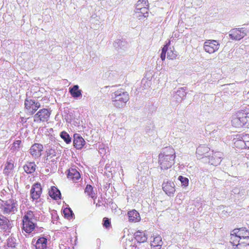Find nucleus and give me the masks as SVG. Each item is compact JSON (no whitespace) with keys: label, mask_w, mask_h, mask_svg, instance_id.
<instances>
[{"label":"nucleus","mask_w":249,"mask_h":249,"mask_svg":"<svg viewBox=\"0 0 249 249\" xmlns=\"http://www.w3.org/2000/svg\"><path fill=\"white\" fill-rule=\"evenodd\" d=\"M48 238L44 235L34 237L32 241L33 249H46Z\"/></svg>","instance_id":"nucleus-6"},{"label":"nucleus","mask_w":249,"mask_h":249,"mask_svg":"<svg viewBox=\"0 0 249 249\" xmlns=\"http://www.w3.org/2000/svg\"><path fill=\"white\" fill-rule=\"evenodd\" d=\"M25 108L28 113L33 115L40 107V104L35 100L26 98L24 101Z\"/></svg>","instance_id":"nucleus-7"},{"label":"nucleus","mask_w":249,"mask_h":249,"mask_svg":"<svg viewBox=\"0 0 249 249\" xmlns=\"http://www.w3.org/2000/svg\"><path fill=\"white\" fill-rule=\"evenodd\" d=\"M177 52H174L172 50H168L167 52V58L169 59H176L177 56Z\"/></svg>","instance_id":"nucleus-43"},{"label":"nucleus","mask_w":249,"mask_h":249,"mask_svg":"<svg viewBox=\"0 0 249 249\" xmlns=\"http://www.w3.org/2000/svg\"><path fill=\"white\" fill-rule=\"evenodd\" d=\"M231 84H229V85H228V86H231Z\"/></svg>","instance_id":"nucleus-51"},{"label":"nucleus","mask_w":249,"mask_h":249,"mask_svg":"<svg viewBox=\"0 0 249 249\" xmlns=\"http://www.w3.org/2000/svg\"><path fill=\"white\" fill-rule=\"evenodd\" d=\"M223 154L220 152L212 151V155L209 154L208 155V159L209 160V163L211 165L214 166H217L220 164L222 161V158Z\"/></svg>","instance_id":"nucleus-13"},{"label":"nucleus","mask_w":249,"mask_h":249,"mask_svg":"<svg viewBox=\"0 0 249 249\" xmlns=\"http://www.w3.org/2000/svg\"><path fill=\"white\" fill-rule=\"evenodd\" d=\"M111 99L113 105L117 108H122L125 106L126 102L129 100V95L127 92L123 89L117 90L112 93Z\"/></svg>","instance_id":"nucleus-3"},{"label":"nucleus","mask_w":249,"mask_h":249,"mask_svg":"<svg viewBox=\"0 0 249 249\" xmlns=\"http://www.w3.org/2000/svg\"><path fill=\"white\" fill-rule=\"evenodd\" d=\"M7 246L11 249H17L19 245V240L12 234L7 239Z\"/></svg>","instance_id":"nucleus-23"},{"label":"nucleus","mask_w":249,"mask_h":249,"mask_svg":"<svg viewBox=\"0 0 249 249\" xmlns=\"http://www.w3.org/2000/svg\"><path fill=\"white\" fill-rule=\"evenodd\" d=\"M174 160L172 157L167 158L162 155V154H159V163L160 168L162 170H166L170 168L174 164Z\"/></svg>","instance_id":"nucleus-8"},{"label":"nucleus","mask_w":249,"mask_h":249,"mask_svg":"<svg viewBox=\"0 0 249 249\" xmlns=\"http://www.w3.org/2000/svg\"><path fill=\"white\" fill-rule=\"evenodd\" d=\"M63 214L64 217L69 220L72 219L74 216L72 211L70 208H65L63 210Z\"/></svg>","instance_id":"nucleus-37"},{"label":"nucleus","mask_w":249,"mask_h":249,"mask_svg":"<svg viewBox=\"0 0 249 249\" xmlns=\"http://www.w3.org/2000/svg\"><path fill=\"white\" fill-rule=\"evenodd\" d=\"M178 180L180 182L181 186L182 188H185L188 187L189 180L187 178L182 176H179L178 177Z\"/></svg>","instance_id":"nucleus-39"},{"label":"nucleus","mask_w":249,"mask_h":249,"mask_svg":"<svg viewBox=\"0 0 249 249\" xmlns=\"http://www.w3.org/2000/svg\"><path fill=\"white\" fill-rule=\"evenodd\" d=\"M60 137L67 143L70 144L71 142V138L70 135L66 131H62L60 134Z\"/></svg>","instance_id":"nucleus-38"},{"label":"nucleus","mask_w":249,"mask_h":249,"mask_svg":"<svg viewBox=\"0 0 249 249\" xmlns=\"http://www.w3.org/2000/svg\"><path fill=\"white\" fill-rule=\"evenodd\" d=\"M43 146L40 143H35L30 149V153L35 158L41 156V152L42 151Z\"/></svg>","instance_id":"nucleus-17"},{"label":"nucleus","mask_w":249,"mask_h":249,"mask_svg":"<svg viewBox=\"0 0 249 249\" xmlns=\"http://www.w3.org/2000/svg\"><path fill=\"white\" fill-rule=\"evenodd\" d=\"M49 195L53 199L57 200L61 199V194L59 190L55 186H52L49 191Z\"/></svg>","instance_id":"nucleus-24"},{"label":"nucleus","mask_w":249,"mask_h":249,"mask_svg":"<svg viewBox=\"0 0 249 249\" xmlns=\"http://www.w3.org/2000/svg\"><path fill=\"white\" fill-rule=\"evenodd\" d=\"M160 154H162L165 157L169 158V156L172 157L173 159L175 158V150L170 146L166 147L162 149V151Z\"/></svg>","instance_id":"nucleus-25"},{"label":"nucleus","mask_w":249,"mask_h":249,"mask_svg":"<svg viewBox=\"0 0 249 249\" xmlns=\"http://www.w3.org/2000/svg\"><path fill=\"white\" fill-rule=\"evenodd\" d=\"M113 45L114 47L118 50H124L127 47L128 43L124 39H117L114 41Z\"/></svg>","instance_id":"nucleus-28"},{"label":"nucleus","mask_w":249,"mask_h":249,"mask_svg":"<svg viewBox=\"0 0 249 249\" xmlns=\"http://www.w3.org/2000/svg\"><path fill=\"white\" fill-rule=\"evenodd\" d=\"M48 157L53 158L56 156V151L54 148L51 147L46 151Z\"/></svg>","instance_id":"nucleus-44"},{"label":"nucleus","mask_w":249,"mask_h":249,"mask_svg":"<svg viewBox=\"0 0 249 249\" xmlns=\"http://www.w3.org/2000/svg\"><path fill=\"white\" fill-rule=\"evenodd\" d=\"M180 129L181 131H184V130H185V129H181V128H180Z\"/></svg>","instance_id":"nucleus-50"},{"label":"nucleus","mask_w":249,"mask_h":249,"mask_svg":"<svg viewBox=\"0 0 249 249\" xmlns=\"http://www.w3.org/2000/svg\"><path fill=\"white\" fill-rule=\"evenodd\" d=\"M162 188L163 191L169 196L173 195L176 191L174 183L168 180L164 181Z\"/></svg>","instance_id":"nucleus-14"},{"label":"nucleus","mask_w":249,"mask_h":249,"mask_svg":"<svg viewBox=\"0 0 249 249\" xmlns=\"http://www.w3.org/2000/svg\"><path fill=\"white\" fill-rule=\"evenodd\" d=\"M249 33L248 30L245 27H239L231 29L229 32L230 39L233 41H239Z\"/></svg>","instance_id":"nucleus-5"},{"label":"nucleus","mask_w":249,"mask_h":249,"mask_svg":"<svg viewBox=\"0 0 249 249\" xmlns=\"http://www.w3.org/2000/svg\"><path fill=\"white\" fill-rule=\"evenodd\" d=\"M210 151V148L204 145H200L198 146L196 150V153L197 155L202 156V159H207L208 155H209L208 153Z\"/></svg>","instance_id":"nucleus-22"},{"label":"nucleus","mask_w":249,"mask_h":249,"mask_svg":"<svg viewBox=\"0 0 249 249\" xmlns=\"http://www.w3.org/2000/svg\"><path fill=\"white\" fill-rule=\"evenodd\" d=\"M85 192L92 198H96L95 194L93 191V187L91 185L88 184L85 189Z\"/></svg>","instance_id":"nucleus-40"},{"label":"nucleus","mask_w":249,"mask_h":249,"mask_svg":"<svg viewBox=\"0 0 249 249\" xmlns=\"http://www.w3.org/2000/svg\"><path fill=\"white\" fill-rule=\"evenodd\" d=\"M162 245V241L160 236H157L154 238L151 246L155 247V249H160Z\"/></svg>","instance_id":"nucleus-36"},{"label":"nucleus","mask_w":249,"mask_h":249,"mask_svg":"<svg viewBox=\"0 0 249 249\" xmlns=\"http://www.w3.org/2000/svg\"><path fill=\"white\" fill-rule=\"evenodd\" d=\"M127 214L129 221L137 222L141 220L139 213L135 210L129 211Z\"/></svg>","instance_id":"nucleus-26"},{"label":"nucleus","mask_w":249,"mask_h":249,"mask_svg":"<svg viewBox=\"0 0 249 249\" xmlns=\"http://www.w3.org/2000/svg\"><path fill=\"white\" fill-rule=\"evenodd\" d=\"M186 87L179 88L177 91H175L173 98L176 100L177 102H181L185 97L186 92Z\"/></svg>","instance_id":"nucleus-18"},{"label":"nucleus","mask_w":249,"mask_h":249,"mask_svg":"<svg viewBox=\"0 0 249 249\" xmlns=\"http://www.w3.org/2000/svg\"><path fill=\"white\" fill-rule=\"evenodd\" d=\"M21 143V141L20 140L15 141L13 143L11 150H12L13 151H18L20 147Z\"/></svg>","instance_id":"nucleus-41"},{"label":"nucleus","mask_w":249,"mask_h":249,"mask_svg":"<svg viewBox=\"0 0 249 249\" xmlns=\"http://www.w3.org/2000/svg\"><path fill=\"white\" fill-rule=\"evenodd\" d=\"M231 124L235 127H241L249 124V105L241 107L232 117Z\"/></svg>","instance_id":"nucleus-1"},{"label":"nucleus","mask_w":249,"mask_h":249,"mask_svg":"<svg viewBox=\"0 0 249 249\" xmlns=\"http://www.w3.org/2000/svg\"><path fill=\"white\" fill-rule=\"evenodd\" d=\"M0 210L2 214L10 215L15 214L18 211V201L12 197L4 200L0 198Z\"/></svg>","instance_id":"nucleus-2"},{"label":"nucleus","mask_w":249,"mask_h":249,"mask_svg":"<svg viewBox=\"0 0 249 249\" xmlns=\"http://www.w3.org/2000/svg\"><path fill=\"white\" fill-rule=\"evenodd\" d=\"M69 92L71 96L75 99L81 97L82 96V90L79 89L78 85H75L69 88Z\"/></svg>","instance_id":"nucleus-21"},{"label":"nucleus","mask_w":249,"mask_h":249,"mask_svg":"<svg viewBox=\"0 0 249 249\" xmlns=\"http://www.w3.org/2000/svg\"><path fill=\"white\" fill-rule=\"evenodd\" d=\"M43 231V228L42 227H39L36 224V226H35V229L33 231H34L35 233H38V232H42Z\"/></svg>","instance_id":"nucleus-45"},{"label":"nucleus","mask_w":249,"mask_h":249,"mask_svg":"<svg viewBox=\"0 0 249 249\" xmlns=\"http://www.w3.org/2000/svg\"><path fill=\"white\" fill-rule=\"evenodd\" d=\"M148 9L144 8L142 10L135 11L134 16L139 20H144L148 16Z\"/></svg>","instance_id":"nucleus-27"},{"label":"nucleus","mask_w":249,"mask_h":249,"mask_svg":"<svg viewBox=\"0 0 249 249\" xmlns=\"http://www.w3.org/2000/svg\"><path fill=\"white\" fill-rule=\"evenodd\" d=\"M12 227V221L4 214L0 213V230L6 232H10Z\"/></svg>","instance_id":"nucleus-12"},{"label":"nucleus","mask_w":249,"mask_h":249,"mask_svg":"<svg viewBox=\"0 0 249 249\" xmlns=\"http://www.w3.org/2000/svg\"><path fill=\"white\" fill-rule=\"evenodd\" d=\"M234 146L239 149H249V135L239 134L233 139Z\"/></svg>","instance_id":"nucleus-4"},{"label":"nucleus","mask_w":249,"mask_h":249,"mask_svg":"<svg viewBox=\"0 0 249 249\" xmlns=\"http://www.w3.org/2000/svg\"><path fill=\"white\" fill-rule=\"evenodd\" d=\"M85 143L84 139L79 134L75 133L73 135V144L76 149H81Z\"/></svg>","instance_id":"nucleus-15"},{"label":"nucleus","mask_w":249,"mask_h":249,"mask_svg":"<svg viewBox=\"0 0 249 249\" xmlns=\"http://www.w3.org/2000/svg\"><path fill=\"white\" fill-rule=\"evenodd\" d=\"M168 45L166 44V45H164V47L162 48L161 52L166 53L167 52H168Z\"/></svg>","instance_id":"nucleus-46"},{"label":"nucleus","mask_w":249,"mask_h":249,"mask_svg":"<svg viewBox=\"0 0 249 249\" xmlns=\"http://www.w3.org/2000/svg\"><path fill=\"white\" fill-rule=\"evenodd\" d=\"M42 193V189L40 183H34L30 190V197L32 201H36L39 199Z\"/></svg>","instance_id":"nucleus-11"},{"label":"nucleus","mask_w":249,"mask_h":249,"mask_svg":"<svg viewBox=\"0 0 249 249\" xmlns=\"http://www.w3.org/2000/svg\"><path fill=\"white\" fill-rule=\"evenodd\" d=\"M67 177L73 181L76 182L80 178V174L76 169L71 168L68 171Z\"/></svg>","instance_id":"nucleus-19"},{"label":"nucleus","mask_w":249,"mask_h":249,"mask_svg":"<svg viewBox=\"0 0 249 249\" xmlns=\"http://www.w3.org/2000/svg\"><path fill=\"white\" fill-rule=\"evenodd\" d=\"M4 193H6V191L5 190H2L1 192V195H0V196L3 198V196H2V194L4 195Z\"/></svg>","instance_id":"nucleus-48"},{"label":"nucleus","mask_w":249,"mask_h":249,"mask_svg":"<svg viewBox=\"0 0 249 249\" xmlns=\"http://www.w3.org/2000/svg\"><path fill=\"white\" fill-rule=\"evenodd\" d=\"M103 226L107 229H109L111 227L110 220L107 217H104L103 219Z\"/></svg>","instance_id":"nucleus-42"},{"label":"nucleus","mask_w":249,"mask_h":249,"mask_svg":"<svg viewBox=\"0 0 249 249\" xmlns=\"http://www.w3.org/2000/svg\"><path fill=\"white\" fill-rule=\"evenodd\" d=\"M134 237L137 243H144L147 241V236L144 231H138L134 234Z\"/></svg>","instance_id":"nucleus-20"},{"label":"nucleus","mask_w":249,"mask_h":249,"mask_svg":"<svg viewBox=\"0 0 249 249\" xmlns=\"http://www.w3.org/2000/svg\"><path fill=\"white\" fill-rule=\"evenodd\" d=\"M237 249H249V235L242 238L237 245Z\"/></svg>","instance_id":"nucleus-29"},{"label":"nucleus","mask_w":249,"mask_h":249,"mask_svg":"<svg viewBox=\"0 0 249 249\" xmlns=\"http://www.w3.org/2000/svg\"><path fill=\"white\" fill-rule=\"evenodd\" d=\"M165 56H166V53H161V54H160V58L163 61L165 60Z\"/></svg>","instance_id":"nucleus-47"},{"label":"nucleus","mask_w":249,"mask_h":249,"mask_svg":"<svg viewBox=\"0 0 249 249\" xmlns=\"http://www.w3.org/2000/svg\"><path fill=\"white\" fill-rule=\"evenodd\" d=\"M22 220L36 222L37 221V217L35 216L34 212L28 210L25 213Z\"/></svg>","instance_id":"nucleus-32"},{"label":"nucleus","mask_w":249,"mask_h":249,"mask_svg":"<svg viewBox=\"0 0 249 249\" xmlns=\"http://www.w3.org/2000/svg\"><path fill=\"white\" fill-rule=\"evenodd\" d=\"M36 165L34 162H29L23 166L24 171L28 174L34 173L36 170Z\"/></svg>","instance_id":"nucleus-31"},{"label":"nucleus","mask_w":249,"mask_h":249,"mask_svg":"<svg viewBox=\"0 0 249 249\" xmlns=\"http://www.w3.org/2000/svg\"><path fill=\"white\" fill-rule=\"evenodd\" d=\"M36 226V222L22 220V230L27 233H31Z\"/></svg>","instance_id":"nucleus-16"},{"label":"nucleus","mask_w":249,"mask_h":249,"mask_svg":"<svg viewBox=\"0 0 249 249\" xmlns=\"http://www.w3.org/2000/svg\"><path fill=\"white\" fill-rule=\"evenodd\" d=\"M51 113L47 109L43 108L39 110L37 113L34 116L35 122L39 123L41 122L47 121L50 117Z\"/></svg>","instance_id":"nucleus-9"},{"label":"nucleus","mask_w":249,"mask_h":249,"mask_svg":"<svg viewBox=\"0 0 249 249\" xmlns=\"http://www.w3.org/2000/svg\"><path fill=\"white\" fill-rule=\"evenodd\" d=\"M246 95H247V98H249V91L247 92Z\"/></svg>","instance_id":"nucleus-49"},{"label":"nucleus","mask_w":249,"mask_h":249,"mask_svg":"<svg viewBox=\"0 0 249 249\" xmlns=\"http://www.w3.org/2000/svg\"><path fill=\"white\" fill-rule=\"evenodd\" d=\"M219 43L216 40H207L204 43V50L209 53H213L219 49Z\"/></svg>","instance_id":"nucleus-10"},{"label":"nucleus","mask_w":249,"mask_h":249,"mask_svg":"<svg viewBox=\"0 0 249 249\" xmlns=\"http://www.w3.org/2000/svg\"><path fill=\"white\" fill-rule=\"evenodd\" d=\"M233 233L235 234H238V236L242 238H244V236L249 235V231L246 228L235 229L233 230Z\"/></svg>","instance_id":"nucleus-33"},{"label":"nucleus","mask_w":249,"mask_h":249,"mask_svg":"<svg viewBox=\"0 0 249 249\" xmlns=\"http://www.w3.org/2000/svg\"><path fill=\"white\" fill-rule=\"evenodd\" d=\"M148 0H139L136 5V11L142 10V9H148Z\"/></svg>","instance_id":"nucleus-35"},{"label":"nucleus","mask_w":249,"mask_h":249,"mask_svg":"<svg viewBox=\"0 0 249 249\" xmlns=\"http://www.w3.org/2000/svg\"><path fill=\"white\" fill-rule=\"evenodd\" d=\"M241 239V237H239L238 234H233V231L231 232L230 242L233 247H236L235 249H237V245L239 244Z\"/></svg>","instance_id":"nucleus-34"},{"label":"nucleus","mask_w":249,"mask_h":249,"mask_svg":"<svg viewBox=\"0 0 249 249\" xmlns=\"http://www.w3.org/2000/svg\"><path fill=\"white\" fill-rule=\"evenodd\" d=\"M14 168V160L12 158H8L7 161L6 163L4 169V173L8 175L10 172L13 170Z\"/></svg>","instance_id":"nucleus-30"}]
</instances>
